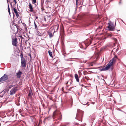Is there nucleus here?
Returning <instances> with one entry per match:
<instances>
[{
  "instance_id": "obj_6",
  "label": "nucleus",
  "mask_w": 126,
  "mask_h": 126,
  "mask_svg": "<svg viewBox=\"0 0 126 126\" xmlns=\"http://www.w3.org/2000/svg\"><path fill=\"white\" fill-rule=\"evenodd\" d=\"M8 79V76L5 74L4 75L0 78V82H3L7 80Z\"/></svg>"
},
{
  "instance_id": "obj_5",
  "label": "nucleus",
  "mask_w": 126,
  "mask_h": 126,
  "mask_svg": "<svg viewBox=\"0 0 126 126\" xmlns=\"http://www.w3.org/2000/svg\"><path fill=\"white\" fill-rule=\"evenodd\" d=\"M82 112L81 111L80 113H79L78 110L77 112L76 117V119L81 121L82 120Z\"/></svg>"
},
{
  "instance_id": "obj_32",
  "label": "nucleus",
  "mask_w": 126,
  "mask_h": 126,
  "mask_svg": "<svg viewBox=\"0 0 126 126\" xmlns=\"http://www.w3.org/2000/svg\"><path fill=\"white\" fill-rule=\"evenodd\" d=\"M81 86H83V84H82V85H81Z\"/></svg>"
},
{
  "instance_id": "obj_12",
  "label": "nucleus",
  "mask_w": 126,
  "mask_h": 126,
  "mask_svg": "<svg viewBox=\"0 0 126 126\" xmlns=\"http://www.w3.org/2000/svg\"><path fill=\"white\" fill-rule=\"evenodd\" d=\"M11 87H6V88L3 90V91L4 92V93H6L9 91V89L11 88Z\"/></svg>"
},
{
  "instance_id": "obj_37",
  "label": "nucleus",
  "mask_w": 126,
  "mask_h": 126,
  "mask_svg": "<svg viewBox=\"0 0 126 126\" xmlns=\"http://www.w3.org/2000/svg\"><path fill=\"white\" fill-rule=\"evenodd\" d=\"M1 125V124L0 123V126Z\"/></svg>"
},
{
  "instance_id": "obj_29",
  "label": "nucleus",
  "mask_w": 126,
  "mask_h": 126,
  "mask_svg": "<svg viewBox=\"0 0 126 126\" xmlns=\"http://www.w3.org/2000/svg\"><path fill=\"white\" fill-rule=\"evenodd\" d=\"M87 104V103H86V104H83V105H86Z\"/></svg>"
},
{
  "instance_id": "obj_10",
  "label": "nucleus",
  "mask_w": 126,
  "mask_h": 126,
  "mask_svg": "<svg viewBox=\"0 0 126 126\" xmlns=\"http://www.w3.org/2000/svg\"><path fill=\"white\" fill-rule=\"evenodd\" d=\"M29 8L30 9V11L31 12H33V8L32 7V6L31 4L29 3Z\"/></svg>"
},
{
  "instance_id": "obj_30",
  "label": "nucleus",
  "mask_w": 126,
  "mask_h": 126,
  "mask_svg": "<svg viewBox=\"0 0 126 126\" xmlns=\"http://www.w3.org/2000/svg\"><path fill=\"white\" fill-rule=\"evenodd\" d=\"M37 18H38V17H36V19H37Z\"/></svg>"
},
{
  "instance_id": "obj_25",
  "label": "nucleus",
  "mask_w": 126,
  "mask_h": 126,
  "mask_svg": "<svg viewBox=\"0 0 126 126\" xmlns=\"http://www.w3.org/2000/svg\"><path fill=\"white\" fill-rule=\"evenodd\" d=\"M70 83V84L71 83V81H70V82H67V83Z\"/></svg>"
},
{
  "instance_id": "obj_18",
  "label": "nucleus",
  "mask_w": 126,
  "mask_h": 126,
  "mask_svg": "<svg viewBox=\"0 0 126 126\" xmlns=\"http://www.w3.org/2000/svg\"><path fill=\"white\" fill-rule=\"evenodd\" d=\"M34 23L35 28V29H36V30H37V25L36 24L35 21H34Z\"/></svg>"
},
{
  "instance_id": "obj_2",
  "label": "nucleus",
  "mask_w": 126,
  "mask_h": 126,
  "mask_svg": "<svg viewBox=\"0 0 126 126\" xmlns=\"http://www.w3.org/2000/svg\"><path fill=\"white\" fill-rule=\"evenodd\" d=\"M57 116V118L56 119L57 121L58 120H62L61 115L60 111L56 110L53 113V119L55 118V117Z\"/></svg>"
},
{
  "instance_id": "obj_22",
  "label": "nucleus",
  "mask_w": 126,
  "mask_h": 126,
  "mask_svg": "<svg viewBox=\"0 0 126 126\" xmlns=\"http://www.w3.org/2000/svg\"><path fill=\"white\" fill-rule=\"evenodd\" d=\"M48 98H49V99L50 100H53L52 98L51 97H48Z\"/></svg>"
},
{
  "instance_id": "obj_38",
  "label": "nucleus",
  "mask_w": 126,
  "mask_h": 126,
  "mask_svg": "<svg viewBox=\"0 0 126 126\" xmlns=\"http://www.w3.org/2000/svg\"><path fill=\"white\" fill-rule=\"evenodd\" d=\"M119 3H121V2H119Z\"/></svg>"
},
{
  "instance_id": "obj_23",
  "label": "nucleus",
  "mask_w": 126,
  "mask_h": 126,
  "mask_svg": "<svg viewBox=\"0 0 126 126\" xmlns=\"http://www.w3.org/2000/svg\"><path fill=\"white\" fill-rule=\"evenodd\" d=\"M14 1L15 2V5L16 3V0H14Z\"/></svg>"
},
{
  "instance_id": "obj_39",
  "label": "nucleus",
  "mask_w": 126,
  "mask_h": 126,
  "mask_svg": "<svg viewBox=\"0 0 126 126\" xmlns=\"http://www.w3.org/2000/svg\"><path fill=\"white\" fill-rule=\"evenodd\" d=\"M85 78L87 79V78Z\"/></svg>"
},
{
  "instance_id": "obj_13",
  "label": "nucleus",
  "mask_w": 126,
  "mask_h": 126,
  "mask_svg": "<svg viewBox=\"0 0 126 126\" xmlns=\"http://www.w3.org/2000/svg\"><path fill=\"white\" fill-rule=\"evenodd\" d=\"M13 11H14V12L16 14V17H17V18H18L19 16V15L17 13V11L16 10V9L15 8H14L13 9Z\"/></svg>"
},
{
  "instance_id": "obj_1",
  "label": "nucleus",
  "mask_w": 126,
  "mask_h": 126,
  "mask_svg": "<svg viewBox=\"0 0 126 126\" xmlns=\"http://www.w3.org/2000/svg\"><path fill=\"white\" fill-rule=\"evenodd\" d=\"M117 57L115 56L112 58L111 60L110 61L109 63L106 66L103 67L100 69L101 71H106L109 69L112 66L113 63L116 61Z\"/></svg>"
},
{
  "instance_id": "obj_21",
  "label": "nucleus",
  "mask_w": 126,
  "mask_h": 126,
  "mask_svg": "<svg viewBox=\"0 0 126 126\" xmlns=\"http://www.w3.org/2000/svg\"><path fill=\"white\" fill-rule=\"evenodd\" d=\"M87 72L85 71H84L83 73L84 75H85L87 74Z\"/></svg>"
},
{
  "instance_id": "obj_27",
  "label": "nucleus",
  "mask_w": 126,
  "mask_h": 126,
  "mask_svg": "<svg viewBox=\"0 0 126 126\" xmlns=\"http://www.w3.org/2000/svg\"><path fill=\"white\" fill-rule=\"evenodd\" d=\"M109 36H111V34H109Z\"/></svg>"
},
{
  "instance_id": "obj_33",
  "label": "nucleus",
  "mask_w": 126,
  "mask_h": 126,
  "mask_svg": "<svg viewBox=\"0 0 126 126\" xmlns=\"http://www.w3.org/2000/svg\"><path fill=\"white\" fill-rule=\"evenodd\" d=\"M11 86H12V85H11L9 87H12ZM12 87H13V86H12Z\"/></svg>"
},
{
  "instance_id": "obj_14",
  "label": "nucleus",
  "mask_w": 126,
  "mask_h": 126,
  "mask_svg": "<svg viewBox=\"0 0 126 126\" xmlns=\"http://www.w3.org/2000/svg\"><path fill=\"white\" fill-rule=\"evenodd\" d=\"M30 90L29 91V93L28 94V96L29 97H31L33 94L31 87H30Z\"/></svg>"
},
{
  "instance_id": "obj_8",
  "label": "nucleus",
  "mask_w": 126,
  "mask_h": 126,
  "mask_svg": "<svg viewBox=\"0 0 126 126\" xmlns=\"http://www.w3.org/2000/svg\"><path fill=\"white\" fill-rule=\"evenodd\" d=\"M17 38H15V39H12V43L14 46H17Z\"/></svg>"
},
{
  "instance_id": "obj_36",
  "label": "nucleus",
  "mask_w": 126,
  "mask_h": 126,
  "mask_svg": "<svg viewBox=\"0 0 126 126\" xmlns=\"http://www.w3.org/2000/svg\"><path fill=\"white\" fill-rule=\"evenodd\" d=\"M72 106V104H71V107Z\"/></svg>"
},
{
  "instance_id": "obj_4",
  "label": "nucleus",
  "mask_w": 126,
  "mask_h": 126,
  "mask_svg": "<svg viewBox=\"0 0 126 126\" xmlns=\"http://www.w3.org/2000/svg\"><path fill=\"white\" fill-rule=\"evenodd\" d=\"M21 66L22 67H26V60L24 58L22 55V56L21 57Z\"/></svg>"
},
{
  "instance_id": "obj_11",
  "label": "nucleus",
  "mask_w": 126,
  "mask_h": 126,
  "mask_svg": "<svg viewBox=\"0 0 126 126\" xmlns=\"http://www.w3.org/2000/svg\"><path fill=\"white\" fill-rule=\"evenodd\" d=\"M22 73L20 71H19L18 72L16 73V76L17 78H20Z\"/></svg>"
},
{
  "instance_id": "obj_9",
  "label": "nucleus",
  "mask_w": 126,
  "mask_h": 126,
  "mask_svg": "<svg viewBox=\"0 0 126 126\" xmlns=\"http://www.w3.org/2000/svg\"><path fill=\"white\" fill-rule=\"evenodd\" d=\"M47 33L48 34L50 38H51L54 35V33H53L51 32V30H49L48 31H47Z\"/></svg>"
},
{
  "instance_id": "obj_16",
  "label": "nucleus",
  "mask_w": 126,
  "mask_h": 126,
  "mask_svg": "<svg viewBox=\"0 0 126 126\" xmlns=\"http://www.w3.org/2000/svg\"><path fill=\"white\" fill-rule=\"evenodd\" d=\"M48 53L50 56L52 57V55L51 51L50 50H49L48 51Z\"/></svg>"
},
{
  "instance_id": "obj_34",
  "label": "nucleus",
  "mask_w": 126,
  "mask_h": 126,
  "mask_svg": "<svg viewBox=\"0 0 126 126\" xmlns=\"http://www.w3.org/2000/svg\"><path fill=\"white\" fill-rule=\"evenodd\" d=\"M57 27V29H58V27Z\"/></svg>"
},
{
  "instance_id": "obj_35",
  "label": "nucleus",
  "mask_w": 126,
  "mask_h": 126,
  "mask_svg": "<svg viewBox=\"0 0 126 126\" xmlns=\"http://www.w3.org/2000/svg\"><path fill=\"white\" fill-rule=\"evenodd\" d=\"M66 60L67 61H68V60Z\"/></svg>"
},
{
  "instance_id": "obj_28",
  "label": "nucleus",
  "mask_w": 126,
  "mask_h": 126,
  "mask_svg": "<svg viewBox=\"0 0 126 126\" xmlns=\"http://www.w3.org/2000/svg\"><path fill=\"white\" fill-rule=\"evenodd\" d=\"M118 50V48H117V49H116V50L117 51Z\"/></svg>"
},
{
  "instance_id": "obj_24",
  "label": "nucleus",
  "mask_w": 126,
  "mask_h": 126,
  "mask_svg": "<svg viewBox=\"0 0 126 126\" xmlns=\"http://www.w3.org/2000/svg\"><path fill=\"white\" fill-rule=\"evenodd\" d=\"M64 87H62V91H63V90H64Z\"/></svg>"
},
{
  "instance_id": "obj_40",
  "label": "nucleus",
  "mask_w": 126,
  "mask_h": 126,
  "mask_svg": "<svg viewBox=\"0 0 126 126\" xmlns=\"http://www.w3.org/2000/svg\"><path fill=\"white\" fill-rule=\"evenodd\" d=\"M19 112H21L20 111H19Z\"/></svg>"
},
{
  "instance_id": "obj_31",
  "label": "nucleus",
  "mask_w": 126,
  "mask_h": 126,
  "mask_svg": "<svg viewBox=\"0 0 126 126\" xmlns=\"http://www.w3.org/2000/svg\"><path fill=\"white\" fill-rule=\"evenodd\" d=\"M11 6L12 7V4H11Z\"/></svg>"
},
{
  "instance_id": "obj_26",
  "label": "nucleus",
  "mask_w": 126,
  "mask_h": 126,
  "mask_svg": "<svg viewBox=\"0 0 126 126\" xmlns=\"http://www.w3.org/2000/svg\"><path fill=\"white\" fill-rule=\"evenodd\" d=\"M78 1V0H76V2L77 4V3Z\"/></svg>"
},
{
  "instance_id": "obj_15",
  "label": "nucleus",
  "mask_w": 126,
  "mask_h": 126,
  "mask_svg": "<svg viewBox=\"0 0 126 126\" xmlns=\"http://www.w3.org/2000/svg\"><path fill=\"white\" fill-rule=\"evenodd\" d=\"M75 77L77 81L79 82V79L78 75L77 74H75Z\"/></svg>"
},
{
  "instance_id": "obj_3",
  "label": "nucleus",
  "mask_w": 126,
  "mask_h": 126,
  "mask_svg": "<svg viewBox=\"0 0 126 126\" xmlns=\"http://www.w3.org/2000/svg\"><path fill=\"white\" fill-rule=\"evenodd\" d=\"M108 27L109 30L110 31H113L115 28V26L113 25L110 21L108 23Z\"/></svg>"
},
{
  "instance_id": "obj_19",
  "label": "nucleus",
  "mask_w": 126,
  "mask_h": 126,
  "mask_svg": "<svg viewBox=\"0 0 126 126\" xmlns=\"http://www.w3.org/2000/svg\"><path fill=\"white\" fill-rule=\"evenodd\" d=\"M112 39H113L114 41H115V42H117V39H116V38H112Z\"/></svg>"
},
{
  "instance_id": "obj_7",
  "label": "nucleus",
  "mask_w": 126,
  "mask_h": 126,
  "mask_svg": "<svg viewBox=\"0 0 126 126\" xmlns=\"http://www.w3.org/2000/svg\"><path fill=\"white\" fill-rule=\"evenodd\" d=\"M17 87H13L10 90V95H13L15 94L18 90Z\"/></svg>"
},
{
  "instance_id": "obj_17",
  "label": "nucleus",
  "mask_w": 126,
  "mask_h": 126,
  "mask_svg": "<svg viewBox=\"0 0 126 126\" xmlns=\"http://www.w3.org/2000/svg\"><path fill=\"white\" fill-rule=\"evenodd\" d=\"M8 11L9 13V14L10 15L11 13L10 12V9L9 6V4H8Z\"/></svg>"
},
{
  "instance_id": "obj_20",
  "label": "nucleus",
  "mask_w": 126,
  "mask_h": 126,
  "mask_svg": "<svg viewBox=\"0 0 126 126\" xmlns=\"http://www.w3.org/2000/svg\"><path fill=\"white\" fill-rule=\"evenodd\" d=\"M32 3L33 4H35L36 2V0H32Z\"/></svg>"
}]
</instances>
